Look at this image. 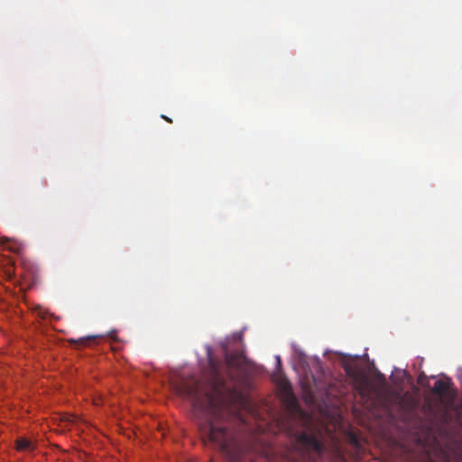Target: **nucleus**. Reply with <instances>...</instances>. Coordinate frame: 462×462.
I'll list each match as a JSON object with an SVG mask.
<instances>
[{"label":"nucleus","instance_id":"f257e3e1","mask_svg":"<svg viewBox=\"0 0 462 462\" xmlns=\"http://www.w3.org/2000/svg\"><path fill=\"white\" fill-rule=\"evenodd\" d=\"M246 359L235 352L226 355L224 364L210 362L208 383L211 391L202 393L198 382H184L177 386V393L189 399L193 407L203 413L199 423L204 444L230 456L234 448V436L220 420V406L237 393L238 373L243 371Z\"/></svg>","mask_w":462,"mask_h":462},{"label":"nucleus","instance_id":"f03ea898","mask_svg":"<svg viewBox=\"0 0 462 462\" xmlns=\"http://www.w3.org/2000/svg\"><path fill=\"white\" fill-rule=\"evenodd\" d=\"M323 450L324 445L315 435L301 432L287 450L286 457L290 462H318Z\"/></svg>","mask_w":462,"mask_h":462},{"label":"nucleus","instance_id":"7ed1b4c3","mask_svg":"<svg viewBox=\"0 0 462 462\" xmlns=\"http://www.w3.org/2000/svg\"><path fill=\"white\" fill-rule=\"evenodd\" d=\"M431 392L438 395L440 401L447 405H451L456 397V390L453 388V383L450 378L447 376L438 380Z\"/></svg>","mask_w":462,"mask_h":462},{"label":"nucleus","instance_id":"20e7f679","mask_svg":"<svg viewBox=\"0 0 462 462\" xmlns=\"http://www.w3.org/2000/svg\"><path fill=\"white\" fill-rule=\"evenodd\" d=\"M15 448L17 451H33L36 448V443L23 437H20L15 440Z\"/></svg>","mask_w":462,"mask_h":462},{"label":"nucleus","instance_id":"39448f33","mask_svg":"<svg viewBox=\"0 0 462 462\" xmlns=\"http://www.w3.org/2000/svg\"><path fill=\"white\" fill-rule=\"evenodd\" d=\"M95 338H97L96 336H89V337H80L79 339H69V341L73 344H79V345L83 346Z\"/></svg>","mask_w":462,"mask_h":462},{"label":"nucleus","instance_id":"423d86ee","mask_svg":"<svg viewBox=\"0 0 462 462\" xmlns=\"http://www.w3.org/2000/svg\"><path fill=\"white\" fill-rule=\"evenodd\" d=\"M418 383L420 385H421L422 387H429L430 386L429 378H428V376L424 373H421L418 376Z\"/></svg>","mask_w":462,"mask_h":462},{"label":"nucleus","instance_id":"0eeeda50","mask_svg":"<svg viewBox=\"0 0 462 462\" xmlns=\"http://www.w3.org/2000/svg\"><path fill=\"white\" fill-rule=\"evenodd\" d=\"M35 311H37V315L42 319H46L48 316V311L42 309L41 307H37Z\"/></svg>","mask_w":462,"mask_h":462},{"label":"nucleus","instance_id":"6e6552de","mask_svg":"<svg viewBox=\"0 0 462 462\" xmlns=\"http://www.w3.org/2000/svg\"><path fill=\"white\" fill-rule=\"evenodd\" d=\"M345 370H346V374H347L348 375H350V376H354L355 372H354L353 368H351V367L347 366V367H346V368H345Z\"/></svg>","mask_w":462,"mask_h":462},{"label":"nucleus","instance_id":"1a4fd4ad","mask_svg":"<svg viewBox=\"0 0 462 462\" xmlns=\"http://www.w3.org/2000/svg\"><path fill=\"white\" fill-rule=\"evenodd\" d=\"M162 117L165 121H167V122H169V123H171V122H172V121H171V118H169V117H168V116H162Z\"/></svg>","mask_w":462,"mask_h":462},{"label":"nucleus","instance_id":"9d476101","mask_svg":"<svg viewBox=\"0 0 462 462\" xmlns=\"http://www.w3.org/2000/svg\"><path fill=\"white\" fill-rule=\"evenodd\" d=\"M276 358H277V359H276V362H277L278 364H281V358H280V356H277Z\"/></svg>","mask_w":462,"mask_h":462},{"label":"nucleus","instance_id":"9b49d317","mask_svg":"<svg viewBox=\"0 0 462 462\" xmlns=\"http://www.w3.org/2000/svg\"><path fill=\"white\" fill-rule=\"evenodd\" d=\"M276 358H277V359H276V362H277L278 364H281V358H280V356H277Z\"/></svg>","mask_w":462,"mask_h":462},{"label":"nucleus","instance_id":"f8f14e48","mask_svg":"<svg viewBox=\"0 0 462 462\" xmlns=\"http://www.w3.org/2000/svg\"><path fill=\"white\" fill-rule=\"evenodd\" d=\"M5 241H7V238H5V239L2 238V239H1V243H2V244H4V243H5Z\"/></svg>","mask_w":462,"mask_h":462}]
</instances>
